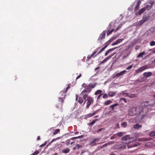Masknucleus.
<instances>
[{
	"label": "nucleus",
	"mask_w": 155,
	"mask_h": 155,
	"mask_svg": "<svg viewBox=\"0 0 155 155\" xmlns=\"http://www.w3.org/2000/svg\"><path fill=\"white\" fill-rule=\"evenodd\" d=\"M130 137V136L129 135H127L123 137H122V140H126L129 139Z\"/></svg>",
	"instance_id": "nucleus-18"
},
{
	"label": "nucleus",
	"mask_w": 155,
	"mask_h": 155,
	"mask_svg": "<svg viewBox=\"0 0 155 155\" xmlns=\"http://www.w3.org/2000/svg\"><path fill=\"white\" fill-rule=\"evenodd\" d=\"M126 72V70H124L123 71H121L120 73H118L115 76L116 77H118L120 76H121L124 74H125Z\"/></svg>",
	"instance_id": "nucleus-12"
},
{
	"label": "nucleus",
	"mask_w": 155,
	"mask_h": 155,
	"mask_svg": "<svg viewBox=\"0 0 155 155\" xmlns=\"http://www.w3.org/2000/svg\"><path fill=\"white\" fill-rule=\"evenodd\" d=\"M139 48V46H137L135 47V49L136 50L138 49Z\"/></svg>",
	"instance_id": "nucleus-62"
},
{
	"label": "nucleus",
	"mask_w": 155,
	"mask_h": 155,
	"mask_svg": "<svg viewBox=\"0 0 155 155\" xmlns=\"http://www.w3.org/2000/svg\"><path fill=\"white\" fill-rule=\"evenodd\" d=\"M102 91L100 90H98L96 91L95 93V94L97 95L99 94H102Z\"/></svg>",
	"instance_id": "nucleus-27"
},
{
	"label": "nucleus",
	"mask_w": 155,
	"mask_h": 155,
	"mask_svg": "<svg viewBox=\"0 0 155 155\" xmlns=\"http://www.w3.org/2000/svg\"><path fill=\"white\" fill-rule=\"evenodd\" d=\"M108 94H104V95L103 96V97L104 99H106L108 97Z\"/></svg>",
	"instance_id": "nucleus-40"
},
{
	"label": "nucleus",
	"mask_w": 155,
	"mask_h": 155,
	"mask_svg": "<svg viewBox=\"0 0 155 155\" xmlns=\"http://www.w3.org/2000/svg\"><path fill=\"white\" fill-rule=\"evenodd\" d=\"M107 45H105L102 49H101V50L96 55L101 53L107 48Z\"/></svg>",
	"instance_id": "nucleus-26"
},
{
	"label": "nucleus",
	"mask_w": 155,
	"mask_h": 155,
	"mask_svg": "<svg viewBox=\"0 0 155 155\" xmlns=\"http://www.w3.org/2000/svg\"><path fill=\"white\" fill-rule=\"evenodd\" d=\"M70 151V149L68 148H66L62 150V152L63 153H68Z\"/></svg>",
	"instance_id": "nucleus-20"
},
{
	"label": "nucleus",
	"mask_w": 155,
	"mask_h": 155,
	"mask_svg": "<svg viewBox=\"0 0 155 155\" xmlns=\"http://www.w3.org/2000/svg\"><path fill=\"white\" fill-rule=\"evenodd\" d=\"M106 35V31H104L100 35V37H99L98 39V41H101V40L105 38Z\"/></svg>",
	"instance_id": "nucleus-7"
},
{
	"label": "nucleus",
	"mask_w": 155,
	"mask_h": 155,
	"mask_svg": "<svg viewBox=\"0 0 155 155\" xmlns=\"http://www.w3.org/2000/svg\"><path fill=\"white\" fill-rule=\"evenodd\" d=\"M98 49L99 48H97L94 51V52H95V54L97 53V52L98 51Z\"/></svg>",
	"instance_id": "nucleus-61"
},
{
	"label": "nucleus",
	"mask_w": 155,
	"mask_h": 155,
	"mask_svg": "<svg viewBox=\"0 0 155 155\" xmlns=\"http://www.w3.org/2000/svg\"><path fill=\"white\" fill-rule=\"evenodd\" d=\"M133 66V64H132V65H130L128 67H127L126 68V69L127 70H128L132 68Z\"/></svg>",
	"instance_id": "nucleus-46"
},
{
	"label": "nucleus",
	"mask_w": 155,
	"mask_h": 155,
	"mask_svg": "<svg viewBox=\"0 0 155 155\" xmlns=\"http://www.w3.org/2000/svg\"><path fill=\"white\" fill-rule=\"evenodd\" d=\"M116 125V126L117 127V128H119V125L118 123H117Z\"/></svg>",
	"instance_id": "nucleus-59"
},
{
	"label": "nucleus",
	"mask_w": 155,
	"mask_h": 155,
	"mask_svg": "<svg viewBox=\"0 0 155 155\" xmlns=\"http://www.w3.org/2000/svg\"><path fill=\"white\" fill-rule=\"evenodd\" d=\"M90 90L88 89H85L84 90L81 92V94H84L86 93L88 94L90 92Z\"/></svg>",
	"instance_id": "nucleus-19"
},
{
	"label": "nucleus",
	"mask_w": 155,
	"mask_h": 155,
	"mask_svg": "<svg viewBox=\"0 0 155 155\" xmlns=\"http://www.w3.org/2000/svg\"><path fill=\"white\" fill-rule=\"evenodd\" d=\"M139 6L140 5H139V4H137L135 8V10H138L139 8Z\"/></svg>",
	"instance_id": "nucleus-50"
},
{
	"label": "nucleus",
	"mask_w": 155,
	"mask_h": 155,
	"mask_svg": "<svg viewBox=\"0 0 155 155\" xmlns=\"http://www.w3.org/2000/svg\"><path fill=\"white\" fill-rule=\"evenodd\" d=\"M121 126L123 127H126L127 125V123L126 122H124L121 124Z\"/></svg>",
	"instance_id": "nucleus-30"
},
{
	"label": "nucleus",
	"mask_w": 155,
	"mask_h": 155,
	"mask_svg": "<svg viewBox=\"0 0 155 155\" xmlns=\"http://www.w3.org/2000/svg\"><path fill=\"white\" fill-rule=\"evenodd\" d=\"M39 152H40L38 150H36L31 154L30 155H37L39 154Z\"/></svg>",
	"instance_id": "nucleus-35"
},
{
	"label": "nucleus",
	"mask_w": 155,
	"mask_h": 155,
	"mask_svg": "<svg viewBox=\"0 0 155 155\" xmlns=\"http://www.w3.org/2000/svg\"><path fill=\"white\" fill-rule=\"evenodd\" d=\"M89 86L91 88H93L95 87V86L97 85V84L96 83H95L94 84L90 83L89 84Z\"/></svg>",
	"instance_id": "nucleus-22"
},
{
	"label": "nucleus",
	"mask_w": 155,
	"mask_h": 155,
	"mask_svg": "<svg viewBox=\"0 0 155 155\" xmlns=\"http://www.w3.org/2000/svg\"><path fill=\"white\" fill-rule=\"evenodd\" d=\"M102 94H101L98 96L97 98L98 100H99L101 98Z\"/></svg>",
	"instance_id": "nucleus-55"
},
{
	"label": "nucleus",
	"mask_w": 155,
	"mask_h": 155,
	"mask_svg": "<svg viewBox=\"0 0 155 155\" xmlns=\"http://www.w3.org/2000/svg\"><path fill=\"white\" fill-rule=\"evenodd\" d=\"M149 19V16H143L142 19L143 20V21H145V22L147 21V20H148Z\"/></svg>",
	"instance_id": "nucleus-29"
},
{
	"label": "nucleus",
	"mask_w": 155,
	"mask_h": 155,
	"mask_svg": "<svg viewBox=\"0 0 155 155\" xmlns=\"http://www.w3.org/2000/svg\"><path fill=\"white\" fill-rule=\"evenodd\" d=\"M100 139V138H95V139H94V140L91 143V144L93 143L95 141H98Z\"/></svg>",
	"instance_id": "nucleus-44"
},
{
	"label": "nucleus",
	"mask_w": 155,
	"mask_h": 155,
	"mask_svg": "<svg viewBox=\"0 0 155 155\" xmlns=\"http://www.w3.org/2000/svg\"><path fill=\"white\" fill-rule=\"evenodd\" d=\"M95 54V52H93V54H91L90 55L92 57Z\"/></svg>",
	"instance_id": "nucleus-63"
},
{
	"label": "nucleus",
	"mask_w": 155,
	"mask_h": 155,
	"mask_svg": "<svg viewBox=\"0 0 155 155\" xmlns=\"http://www.w3.org/2000/svg\"><path fill=\"white\" fill-rule=\"evenodd\" d=\"M120 94L124 97H127L128 93H125L124 91H122L120 93Z\"/></svg>",
	"instance_id": "nucleus-23"
},
{
	"label": "nucleus",
	"mask_w": 155,
	"mask_h": 155,
	"mask_svg": "<svg viewBox=\"0 0 155 155\" xmlns=\"http://www.w3.org/2000/svg\"><path fill=\"white\" fill-rule=\"evenodd\" d=\"M154 29H154V28H150L148 31V33H149L150 32H153V31L154 30Z\"/></svg>",
	"instance_id": "nucleus-48"
},
{
	"label": "nucleus",
	"mask_w": 155,
	"mask_h": 155,
	"mask_svg": "<svg viewBox=\"0 0 155 155\" xmlns=\"http://www.w3.org/2000/svg\"><path fill=\"white\" fill-rule=\"evenodd\" d=\"M117 47H115L112 48L110 49H109L108 50H107L105 53V56H107V55H108L110 52L114 50H115L116 48H117Z\"/></svg>",
	"instance_id": "nucleus-8"
},
{
	"label": "nucleus",
	"mask_w": 155,
	"mask_h": 155,
	"mask_svg": "<svg viewBox=\"0 0 155 155\" xmlns=\"http://www.w3.org/2000/svg\"><path fill=\"white\" fill-rule=\"evenodd\" d=\"M91 58V55H89L87 57V59L88 60H89Z\"/></svg>",
	"instance_id": "nucleus-60"
},
{
	"label": "nucleus",
	"mask_w": 155,
	"mask_h": 155,
	"mask_svg": "<svg viewBox=\"0 0 155 155\" xmlns=\"http://www.w3.org/2000/svg\"><path fill=\"white\" fill-rule=\"evenodd\" d=\"M142 126L140 124H137L133 126L134 128L135 129H138L140 128Z\"/></svg>",
	"instance_id": "nucleus-14"
},
{
	"label": "nucleus",
	"mask_w": 155,
	"mask_h": 155,
	"mask_svg": "<svg viewBox=\"0 0 155 155\" xmlns=\"http://www.w3.org/2000/svg\"><path fill=\"white\" fill-rule=\"evenodd\" d=\"M139 144L136 142H128V143H127V147L128 148H131L133 147L137 146Z\"/></svg>",
	"instance_id": "nucleus-3"
},
{
	"label": "nucleus",
	"mask_w": 155,
	"mask_h": 155,
	"mask_svg": "<svg viewBox=\"0 0 155 155\" xmlns=\"http://www.w3.org/2000/svg\"><path fill=\"white\" fill-rule=\"evenodd\" d=\"M108 143H110V144H113V143H114V141H110V142H108Z\"/></svg>",
	"instance_id": "nucleus-64"
},
{
	"label": "nucleus",
	"mask_w": 155,
	"mask_h": 155,
	"mask_svg": "<svg viewBox=\"0 0 155 155\" xmlns=\"http://www.w3.org/2000/svg\"><path fill=\"white\" fill-rule=\"evenodd\" d=\"M81 76V74H80L76 78V80H77Z\"/></svg>",
	"instance_id": "nucleus-57"
},
{
	"label": "nucleus",
	"mask_w": 155,
	"mask_h": 155,
	"mask_svg": "<svg viewBox=\"0 0 155 155\" xmlns=\"http://www.w3.org/2000/svg\"><path fill=\"white\" fill-rule=\"evenodd\" d=\"M46 144V142L45 141L44 143L41 145L40 146V147H41L42 146H44Z\"/></svg>",
	"instance_id": "nucleus-54"
},
{
	"label": "nucleus",
	"mask_w": 155,
	"mask_h": 155,
	"mask_svg": "<svg viewBox=\"0 0 155 155\" xmlns=\"http://www.w3.org/2000/svg\"><path fill=\"white\" fill-rule=\"evenodd\" d=\"M79 103L80 104H82L83 102V100L82 97H79L78 101Z\"/></svg>",
	"instance_id": "nucleus-37"
},
{
	"label": "nucleus",
	"mask_w": 155,
	"mask_h": 155,
	"mask_svg": "<svg viewBox=\"0 0 155 155\" xmlns=\"http://www.w3.org/2000/svg\"><path fill=\"white\" fill-rule=\"evenodd\" d=\"M112 103V101L110 100H107L104 102V105H107Z\"/></svg>",
	"instance_id": "nucleus-17"
},
{
	"label": "nucleus",
	"mask_w": 155,
	"mask_h": 155,
	"mask_svg": "<svg viewBox=\"0 0 155 155\" xmlns=\"http://www.w3.org/2000/svg\"><path fill=\"white\" fill-rule=\"evenodd\" d=\"M77 148L78 149H79L81 147H82V146L81 145H79L78 144H77L76 145Z\"/></svg>",
	"instance_id": "nucleus-49"
},
{
	"label": "nucleus",
	"mask_w": 155,
	"mask_h": 155,
	"mask_svg": "<svg viewBox=\"0 0 155 155\" xmlns=\"http://www.w3.org/2000/svg\"><path fill=\"white\" fill-rule=\"evenodd\" d=\"M60 138V137H58V138H56V139H53L50 142V143H52L54 141H55V140H57L58 139H59Z\"/></svg>",
	"instance_id": "nucleus-45"
},
{
	"label": "nucleus",
	"mask_w": 155,
	"mask_h": 155,
	"mask_svg": "<svg viewBox=\"0 0 155 155\" xmlns=\"http://www.w3.org/2000/svg\"><path fill=\"white\" fill-rule=\"evenodd\" d=\"M114 31V29H112L110 31H108V32L107 34V35H109L111 34V33Z\"/></svg>",
	"instance_id": "nucleus-41"
},
{
	"label": "nucleus",
	"mask_w": 155,
	"mask_h": 155,
	"mask_svg": "<svg viewBox=\"0 0 155 155\" xmlns=\"http://www.w3.org/2000/svg\"><path fill=\"white\" fill-rule=\"evenodd\" d=\"M60 131V130L59 129H56L54 132L53 133V135H54L58 133H59Z\"/></svg>",
	"instance_id": "nucleus-28"
},
{
	"label": "nucleus",
	"mask_w": 155,
	"mask_h": 155,
	"mask_svg": "<svg viewBox=\"0 0 155 155\" xmlns=\"http://www.w3.org/2000/svg\"><path fill=\"white\" fill-rule=\"evenodd\" d=\"M124 39L123 38L119 39L117 40L116 41L117 44H118L121 43L124 40Z\"/></svg>",
	"instance_id": "nucleus-32"
},
{
	"label": "nucleus",
	"mask_w": 155,
	"mask_h": 155,
	"mask_svg": "<svg viewBox=\"0 0 155 155\" xmlns=\"http://www.w3.org/2000/svg\"><path fill=\"white\" fill-rule=\"evenodd\" d=\"M65 93L64 91H61L60 93V95L61 96H62L61 97H60L58 99V101H61L62 104L63 102V99L65 98Z\"/></svg>",
	"instance_id": "nucleus-4"
},
{
	"label": "nucleus",
	"mask_w": 155,
	"mask_h": 155,
	"mask_svg": "<svg viewBox=\"0 0 155 155\" xmlns=\"http://www.w3.org/2000/svg\"><path fill=\"white\" fill-rule=\"evenodd\" d=\"M114 55V54L111 55H110L108 56V57H106L102 61L101 63L103 64L106 62L109 59H110L111 57L112 56H113Z\"/></svg>",
	"instance_id": "nucleus-10"
},
{
	"label": "nucleus",
	"mask_w": 155,
	"mask_h": 155,
	"mask_svg": "<svg viewBox=\"0 0 155 155\" xmlns=\"http://www.w3.org/2000/svg\"><path fill=\"white\" fill-rule=\"evenodd\" d=\"M117 45V42L116 41L115 42L112 43L111 44V45L112 46H114V45Z\"/></svg>",
	"instance_id": "nucleus-51"
},
{
	"label": "nucleus",
	"mask_w": 155,
	"mask_h": 155,
	"mask_svg": "<svg viewBox=\"0 0 155 155\" xmlns=\"http://www.w3.org/2000/svg\"><path fill=\"white\" fill-rule=\"evenodd\" d=\"M82 87L85 88L86 89H90V91H91V88L89 86V84L87 85V84L84 83L82 85Z\"/></svg>",
	"instance_id": "nucleus-16"
},
{
	"label": "nucleus",
	"mask_w": 155,
	"mask_h": 155,
	"mask_svg": "<svg viewBox=\"0 0 155 155\" xmlns=\"http://www.w3.org/2000/svg\"><path fill=\"white\" fill-rule=\"evenodd\" d=\"M148 68L147 67V66H142L141 67L139 68L136 71L137 73H138L141 72L145 69H147Z\"/></svg>",
	"instance_id": "nucleus-6"
},
{
	"label": "nucleus",
	"mask_w": 155,
	"mask_h": 155,
	"mask_svg": "<svg viewBox=\"0 0 155 155\" xmlns=\"http://www.w3.org/2000/svg\"><path fill=\"white\" fill-rule=\"evenodd\" d=\"M125 134L123 132H121L118 133L117 135L119 137H121Z\"/></svg>",
	"instance_id": "nucleus-33"
},
{
	"label": "nucleus",
	"mask_w": 155,
	"mask_h": 155,
	"mask_svg": "<svg viewBox=\"0 0 155 155\" xmlns=\"http://www.w3.org/2000/svg\"><path fill=\"white\" fill-rule=\"evenodd\" d=\"M103 129H104L103 128H102L98 130H97V133H99Z\"/></svg>",
	"instance_id": "nucleus-53"
},
{
	"label": "nucleus",
	"mask_w": 155,
	"mask_h": 155,
	"mask_svg": "<svg viewBox=\"0 0 155 155\" xmlns=\"http://www.w3.org/2000/svg\"><path fill=\"white\" fill-rule=\"evenodd\" d=\"M122 100H123L124 102L125 103L127 102V101L126 98H121L120 99V101H121Z\"/></svg>",
	"instance_id": "nucleus-47"
},
{
	"label": "nucleus",
	"mask_w": 155,
	"mask_h": 155,
	"mask_svg": "<svg viewBox=\"0 0 155 155\" xmlns=\"http://www.w3.org/2000/svg\"><path fill=\"white\" fill-rule=\"evenodd\" d=\"M145 22V21H143L142 19L139 21L138 22V24L139 25H140Z\"/></svg>",
	"instance_id": "nucleus-39"
},
{
	"label": "nucleus",
	"mask_w": 155,
	"mask_h": 155,
	"mask_svg": "<svg viewBox=\"0 0 155 155\" xmlns=\"http://www.w3.org/2000/svg\"><path fill=\"white\" fill-rule=\"evenodd\" d=\"M127 143H123V144L120 145H116L114 148V149H123L126 148Z\"/></svg>",
	"instance_id": "nucleus-5"
},
{
	"label": "nucleus",
	"mask_w": 155,
	"mask_h": 155,
	"mask_svg": "<svg viewBox=\"0 0 155 155\" xmlns=\"http://www.w3.org/2000/svg\"><path fill=\"white\" fill-rule=\"evenodd\" d=\"M146 10V8L143 7V8L141 9L138 12V14L140 15L141 14L144 12Z\"/></svg>",
	"instance_id": "nucleus-21"
},
{
	"label": "nucleus",
	"mask_w": 155,
	"mask_h": 155,
	"mask_svg": "<svg viewBox=\"0 0 155 155\" xmlns=\"http://www.w3.org/2000/svg\"><path fill=\"white\" fill-rule=\"evenodd\" d=\"M119 104L118 103H116L110 105L109 107V108H110L112 110H114V107L118 106Z\"/></svg>",
	"instance_id": "nucleus-11"
},
{
	"label": "nucleus",
	"mask_w": 155,
	"mask_h": 155,
	"mask_svg": "<svg viewBox=\"0 0 155 155\" xmlns=\"http://www.w3.org/2000/svg\"><path fill=\"white\" fill-rule=\"evenodd\" d=\"M122 26L121 25H120L119 27L117 28V29L115 31H117V30H118Z\"/></svg>",
	"instance_id": "nucleus-56"
},
{
	"label": "nucleus",
	"mask_w": 155,
	"mask_h": 155,
	"mask_svg": "<svg viewBox=\"0 0 155 155\" xmlns=\"http://www.w3.org/2000/svg\"><path fill=\"white\" fill-rule=\"evenodd\" d=\"M152 75V73L150 72H145L143 74V75L144 77L146 78L149 77L151 76Z\"/></svg>",
	"instance_id": "nucleus-9"
},
{
	"label": "nucleus",
	"mask_w": 155,
	"mask_h": 155,
	"mask_svg": "<svg viewBox=\"0 0 155 155\" xmlns=\"http://www.w3.org/2000/svg\"><path fill=\"white\" fill-rule=\"evenodd\" d=\"M108 94V96L110 97H113V96H115L116 94V92H112V91H109Z\"/></svg>",
	"instance_id": "nucleus-15"
},
{
	"label": "nucleus",
	"mask_w": 155,
	"mask_h": 155,
	"mask_svg": "<svg viewBox=\"0 0 155 155\" xmlns=\"http://www.w3.org/2000/svg\"><path fill=\"white\" fill-rule=\"evenodd\" d=\"M150 46H153L155 45V41H152L150 42Z\"/></svg>",
	"instance_id": "nucleus-36"
},
{
	"label": "nucleus",
	"mask_w": 155,
	"mask_h": 155,
	"mask_svg": "<svg viewBox=\"0 0 155 155\" xmlns=\"http://www.w3.org/2000/svg\"><path fill=\"white\" fill-rule=\"evenodd\" d=\"M94 101L93 98L90 97H87L86 100V101H87L86 103V108L88 109L89 108L90 105L93 103Z\"/></svg>",
	"instance_id": "nucleus-2"
},
{
	"label": "nucleus",
	"mask_w": 155,
	"mask_h": 155,
	"mask_svg": "<svg viewBox=\"0 0 155 155\" xmlns=\"http://www.w3.org/2000/svg\"><path fill=\"white\" fill-rule=\"evenodd\" d=\"M97 119H96L95 120H94L93 121H92L90 123H89L91 125H93V124H94L96 121H97Z\"/></svg>",
	"instance_id": "nucleus-42"
},
{
	"label": "nucleus",
	"mask_w": 155,
	"mask_h": 155,
	"mask_svg": "<svg viewBox=\"0 0 155 155\" xmlns=\"http://www.w3.org/2000/svg\"><path fill=\"white\" fill-rule=\"evenodd\" d=\"M153 4V2H152L150 3V5H147L146 6L144 7V8H146V10H149L151 9Z\"/></svg>",
	"instance_id": "nucleus-13"
},
{
	"label": "nucleus",
	"mask_w": 155,
	"mask_h": 155,
	"mask_svg": "<svg viewBox=\"0 0 155 155\" xmlns=\"http://www.w3.org/2000/svg\"><path fill=\"white\" fill-rule=\"evenodd\" d=\"M95 112L93 113H90L87 115V117H92L95 114Z\"/></svg>",
	"instance_id": "nucleus-31"
},
{
	"label": "nucleus",
	"mask_w": 155,
	"mask_h": 155,
	"mask_svg": "<svg viewBox=\"0 0 155 155\" xmlns=\"http://www.w3.org/2000/svg\"><path fill=\"white\" fill-rule=\"evenodd\" d=\"M136 94H128V97L130 98H133L136 97Z\"/></svg>",
	"instance_id": "nucleus-25"
},
{
	"label": "nucleus",
	"mask_w": 155,
	"mask_h": 155,
	"mask_svg": "<svg viewBox=\"0 0 155 155\" xmlns=\"http://www.w3.org/2000/svg\"><path fill=\"white\" fill-rule=\"evenodd\" d=\"M80 138V136H78V137H72L71 138V139L72 140H74V139H77V138Z\"/></svg>",
	"instance_id": "nucleus-52"
},
{
	"label": "nucleus",
	"mask_w": 155,
	"mask_h": 155,
	"mask_svg": "<svg viewBox=\"0 0 155 155\" xmlns=\"http://www.w3.org/2000/svg\"><path fill=\"white\" fill-rule=\"evenodd\" d=\"M114 39V38H112L110 40H109L107 42V45H108V44H109L111 41H112Z\"/></svg>",
	"instance_id": "nucleus-43"
},
{
	"label": "nucleus",
	"mask_w": 155,
	"mask_h": 155,
	"mask_svg": "<svg viewBox=\"0 0 155 155\" xmlns=\"http://www.w3.org/2000/svg\"><path fill=\"white\" fill-rule=\"evenodd\" d=\"M110 143H107L103 145L102 147H104V146H106L107 145H109Z\"/></svg>",
	"instance_id": "nucleus-58"
},
{
	"label": "nucleus",
	"mask_w": 155,
	"mask_h": 155,
	"mask_svg": "<svg viewBox=\"0 0 155 155\" xmlns=\"http://www.w3.org/2000/svg\"><path fill=\"white\" fill-rule=\"evenodd\" d=\"M81 95H82L83 96V98L84 99H86L87 97H88V94H86V93L84 94H81Z\"/></svg>",
	"instance_id": "nucleus-24"
},
{
	"label": "nucleus",
	"mask_w": 155,
	"mask_h": 155,
	"mask_svg": "<svg viewBox=\"0 0 155 155\" xmlns=\"http://www.w3.org/2000/svg\"><path fill=\"white\" fill-rule=\"evenodd\" d=\"M150 135L151 137H153L155 135V131H152L150 133Z\"/></svg>",
	"instance_id": "nucleus-38"
},
{
	"label": "nucleus",
	"mask_w": 155,
	"mask_h": 155,
	"mask_svg": "<svg viewBox=\"0 0 155 155\" xmlns=\"http://www.w3.org/2000/svg\"><path fill=\"white\" fill-rule=\"evenodd\" d=\"M145 52L144 51L142 53H140L137 56V58H139L140 57H142L143 55L144 54Z\"/></svg>",
	"instance_id": "nucleus-34"
},
{
	"label": "nucleus",
	"mask_w": 155,
	"mask_h": 155,
	"mask_svg": "<svg viewBox=\"0 0 155 155\" xmlns=\"http://www.w3.org/2000/svg\"><path fill=\"white\" fill-rule=\"evenodd\" d=\"M155 104V101L154 100H151L149 101H146L142 104V106L133 107L130 108L129 110L128 114L131 116L138 114L141 119L143 118L147 115L148 111L147 108L145 106H152Z\"/></svg>",
	"instance_id": "nucleus-1"
}]
</instances>
